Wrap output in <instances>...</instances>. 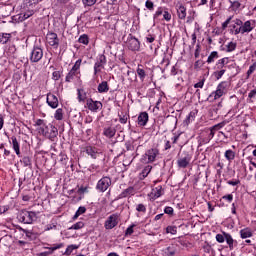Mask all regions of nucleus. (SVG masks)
I'll use <instances>...</instances> for the list:
<instances>
[{
    "mask_svg": "<svg viewBox=\"0 0 256 256\" xmlns=\"http://www.w3.org/2000/svg\"><path fill=\"white\" fill-rule=\"evenodd\" d=\"M157 157H159V149L150 148L141 157V163H155Z\"/></svg>",
    "mask_w": 256,
    "mask_h": 256,
    "instance_id": "obj_1",
    "label": "nucleus"
},
{
    "mask_svg": "<svg viewBox=\"0 0 256 256\" xmlns=\"http://www.w3.org/2000/svg\"><path fill=\"white\" fill-rule=\"evenodd\" d=\"M37 214L32 211L23 210L18 214V220L26 225H31L33 221H36Z\"/></svg>",
    "mask_w": 256,
    "mask_h": 256,
    "instance_id": "obj_2",
    "label": "nucleus"
},
{
    "mask_svg": "<svg viewBox=\"0 0 256 256\" xmlns=\"http://www.w3.org/2000/svg\"><path fill=\"white\" fill-rule=\"evenodd\" d=\"M119 217H120L119 213H114L110 215L104 222L105 229L107 230L115 229V227L119 225Z\"/></svg>",
    "mask_w": 256,
    "mask_h": 256,
    "instance_id": "obj_3",
    "label": "nucleus"
},
{
    "mask_svg": "<svg viewBox=\"0 0 256 256\" xmlns=\"http://www.w3.org/2000/svg\"><path fill=\"white\" fill-rule=\"evenodd\" d=\"M111 183V177L104 176L97 182L96 189L99 191V193H105V191L111 187Z\"/></svg>",
    "mask_w": 256,
    "mask_h": 256,
    "instance_id": "obj_4",
    "label": "nucleus"
},
{
    "mask_svg": "<svg viewBox=\"0 0 256 256\" xmlns=\"http://www.w3.org/2000/svg\"><path fill=\"white\" fill-rule=\"evenodd\" d=\"M227 93V82L223 81L218 84L216 91L210 94V97H214V100L221 99Z\"/></svg>",
    "mask_w": 256,
    "mask_h": 256,
    "instance_id": "obj_5",
    "label": "nucleus"
},
{
    "mask_svg": "<svg viewBox=\"0 0 256 256\" xmlns=\"http://www.w3.org/2000/svg\"><path fill=\"white\" fill-rule=\"evenodd\" d=\"M43 59V49L39 46H34L30 53V63H39Z\"/></svg>",
    "mask_w": 256,
    "mask_h": 256,
    "instance_id": "obj_6",
    "label": "nucleus"
},
{
    "mask_svg": "<svg viewBox=\"0 0 256 256\" xmlns=\"http://www.w3.org/2000/svg\"><path fill=\"white\" fill-rule=\"evenodd\" d=\"M35 127H39L38 128V133L40 135H43V137H47V135H49L50 126L47 125V122H45V120L37 119L35 121Z\"/></svg>",
    "mask_w": 256,
    "mask_h": 256,
    "instance_id": "obj_7",
    "label": "nucleus"
},
{
    "mask_svg": "<svg viewBox=\"0 0 256 256\" xmlns=\"http://www.w3.org/2000/svg\"><path fill=\"white\" fill-rule=\"evenodd\" d=\"M191 159H193V157L191 156V154H189V152H183L182 156L177 160V165L180 169H185L189 166V164L191 163Z\"/></svg>",
    "mask_w": 256,
    "mask_h": 256,
    "instance_id": "obj_8",
    "label": "nucleus"
},
{
    "mask_svg": "<svg viewBox=\"0 0 256 256\" xmlns=\"http://www.w3.org/2000/svg\"><path fill=\"white\" fill-rule=\"evenodd\" d=\"M86 106L89 111H92V113H97V111H101L103 109V103H101V101H95L91 98L86 100Z\"/></svg>",
    "mask_w": 256,
    "mask_h": 256,
    "instance_id": "obj_9",
    "label": "nucleus"
},
{
    "mask_svg": "<svg viewBox=\"0 0 256 256\" xmlns=\"http://www.w3.org/2000/svg\"><path fill=\"white\" fill-rule=\"evenodd\" d=\"M105 65H107V57L101 54L98 56V60L94 64V75L101 73V69H105Z\"/></svg>",
    "mask_w": 256,
    "mask_h": 256,
    "instance_id": "obj_10",
    "label": "nucleus"
},
{
    "mask_svg": "<svg viewBox=\"0 0 256 256\" xmlns=\"http://www.w3.org/2000/svg\"><path fill=\"white\" fill-rule=\"evenodd\" d=\"M46 41L50 47H53L54 49H58L59 47V37L57 36V33L55 32H49L46 35Z\"/></svg>",
    "mask_w": 256,
    "mask_h": 256,
    "instance_id": "obj_11",
    "label": "nucleus"
},
{
    "mask_svg": "<svg viewBox=\"0 0 256 256\" xmlns=\"http://www.w3.org/2000/svg\"><path fill=\"white\" fill-rule=\"evenodd\" d=\"M46 102L51 109H57V107H59V98H57L53 93L47 94Z\"/></svg>",
    "mask_w": 256,
    "mask_h": 256,
    "instance_id": "obj_12",
    "label": "nucleus"
},
{
    "mask_svg": "<svg viewBox=\"0 0 256 256\" xmlns=\"http://www.w3.org/2000/svg\"><path fill=\"white\" fill-rule=\"evenodd\" d=\"M127 47L130 51H139L141 49V43L135 37H131L127 42Z\"/></svg>",
    "mask_w": 256,
    "mask_h": 256,
    "instance_id": "obj_13",
    "label": "nucleus"
},
{
    "mask_svg": "<svg viewBox=\"0 0 256 256\" xmlns=\"http://www.w3.org/2000/svg\"><path fill=\"white\" fill-rule=\"evenodd\" d=\"M240 27L242 28V35H245V33H251V31L255 29V24L253 23V21L247 20Z\"/></svg>",
    "mask_w": 256,
    "mask_h": 256,
    "instance_id": "obj_14",
    "label": "nucleus"
},
{
    "mask_svg": "<svg viewBox=\"0 0 256 256\" xmlns=\"http://www.w3.org/2000/svg\"><path fill=\"white\" fill-rule=\"evenodd\" d=\"M149 123V114L147 112H141L138 115V125L140 127H145Z\"/></svg>",
    "mask_w": 256,
    "mask_h": 256,
    "instance_id": "obj_15",
    "label": "nucleus"
},
{
    "mask_svg": "<svg viewBox=\"0 0 256 256\" xmlns=\"http://www.w3.org/2000/svg\"><path fill=\"white\" fill-rule=\"evenodd\" d=\"M63 248V243L60 244H54L52 247H47L46 249H48V251L45 252H41L39 254V256H49V255H53L54 251H57V249H61Z\"/></svg>",
    "mask_w": 256,
    "mask_h": 256,
    "instance_id": "obj_16",
    "label": "nucleus"
},
{
    "mask_svg": "<svg viewBox=\"0 0 256 256\" xmlns=\"http://www.w3.org/2000/svg\"><path fill=\"white\" fill-rule=\"evenodd\" d=\"M79 75H81V71L71 69L66 75V78H65L66 83H71L73 79H79Z\"/></svg>",
    "mask_w": 256,
    "mask_h": 256,
    "instance_id": "obj_17",
    "label": "nucleus"
},
{
    "mask_svg": "<svg viewBox=\"0 0 256 256\" xmlns=\"http://www.w3.org/2000/svg\"><path fill=\"white\" fill-rule=\"evenodd\" d=\"M163 195V187L162 186H157L152 189L150 193V198L155 201V199H159Z\"/></svg>",
    "mask_w": 256,
    "mask_h": 256,
    "instance_id": "obj_18",
    "label": "nucleus"
},
{
    "mask_svg": "<svg viewBox=\"0 0 256 256\" xmlns=\"http://www.w3.org/2000/svg\"><path fill=\"white\" fill-rule=\"evenodd\" d=\"M0 243L4 247H11L13 243V237L9 234H5L3 237L0 238Z\"/></svg>",
    "mask_w": 256,
    "mask_h": 256,
    "instance_id": "obj_19",
    "label": "nucleus"
},
{
    "mask_svg": "<svg viewBox=\"0 0 256 256\" xmlns=\"http://www.w3.org/2000/svg\"><path fill=\"white\" fill-rule=\"evenodd\" d=\"M84 151H85V153H87L89 155V157H91V159H96L97 156L99 155L97 148H95L93 146H86Z\"/></svg>",
    "mask_w": 256,
    "mask_h": 256,
    "instance_id": "obj_20",
    "label": "nucleus"
},
{
    "mask_svg": "<svg viewBox=\"0 0 256 256\" xmlns=\"http://www.w3.org/2000/svg\"><path fill=\"white\" fill-rule=\"evenodd\" d=\"M241 239H249L253 237V230L251 228L246 227L239 231Z\"/></svg>",
    "mask_w": 256,
    "mask_h": 256,
    "instance_id": "obj_21",
    "label": "nucleus"
},
{
    "mask_svg": "<svg viewBox=\"0 0 256 256\" xmlns=\"http://www.w3.org/2000/svg\"><path fill=\"white\" fill-rule=\"evenodd\" d=\"M59 135V131L57 130V127L50 125V129L48 131V135H46L47 139H50V141H55V138Z\"/></svg>",
    "mask_w": 256,
    "mask_h": 256,
    "instance_id": "obj_22",
    "label": "nucleus"
},
{
    "mask_svg": "<svg viewBox=\"0 0 256 256\" xmlns=\"http://www.w3.org/2000/svg\"><path fill=\"white\" fill-rule=\"evenodd\" d=\"M77 99L79 103H85L87 101V92L84 89H77Z\"/></svg>",
    "mask_w": 256,
    "mask_h": 256,
    "instance_id": "obj_23",
    "label": "nucleus"
},
{
    "mask_svg": "<svg viewBox=\"0 0 256 256\" xmlns=\"http://www.w3.org/2000/svg\"><path fill=\"white\" fill-rule=\"evenodd\" d=\"M207 137L202 138V143L207 144L215 137V130L213 128H210L206 130Z\"/></svg>",
    "mask_w": 256,
    "mask_h": 256,
    "instance_id": "obj_24",
    "label": "nucleus"
},
{
    "mask_svg": "<svg viewBox=\"0 0 256 256\" xmlns=\"http://www.w3.org/2000/svg\"><path fill=\"white\" fill-rule=\"evenodd\" d=\"M177 15L180 19H185L187 17V8L180 4L177 6Z\"/></svg>",
    "mask_w": 256,
    "mask_h": 256,
    "instance_id": "obj_25",
    "label": "nucleus"
},
{
    "mask_svg": "<svg viewBox=\"0 0 256 256\" xmlns=\"http://www.w3.org/2000/svg\"><path fill=\"white\" fill-rule=\"evenodd\" d=\"M116 133L117 130L114 127H106L103 131V135H105V137H108V139H112V137H115Z\"/></svg>",
    "mask_w": 256,
    "mask_h": 256,
    "instance_id": "obj_26",
    "label": "nucleus"
},
{
    "mask_svg": "<svg viewBox=\"0 0 256 256\" xmlns=\"http://www.w3.org/2000/svg\"><path fill=\"white\" fill-rule=\"evenodd\" d=\"M135 195V188L128 187L119 195L120 199H124L125 197H131Z\"/></svg>",
    "mask_w": 256,
    "mask_h": 256,
    "instance_id": "obj_27",
    "label": "nucleus"
},
{
    "mask_svg": "<svg viewBox=\"0 0 256 256\" xmlns=\"http://www.w3.org/2000/svg\"><path fill=\"white\" fill-rule=\"evenodd\" d=\"M11 140H12L13 150L15 151L16 155L19 157L21 155L19 141H17V137H15V136H12Z\"/></svg>",
    "mask_w": 256,
    "mask_h": 256,
    "instance_id": "obj_28",
    "label": "nucleus"
},
{
    "mask_svg": "<svg viewBox=\"0 0 256 256\" xmlns=\"http://www.w3.org/2000/svg\"><path fill=\"white\" fill-rule=\"evenodd\" d=\"M175 253H177V248L174 245L168 246L163 250L164 256H175Z\"/></svg>",
    "mask_w": 256,
    "mask_h": 256,
    "instance_id": "obj_29",
    "label": "nucleus"
},
{
    "mask_svg": "<svg viewBox=\"0 0 256 256\" xmlns=\"http://www.w3.org/2000/svg\"><path fill=\"white\" fill-rule=\"evenodd\" d=\"M152 169H153V166L151 165L145 166L141 171V173L139 174V179L141 180L145 179L151 173Z\"/></svg>",
    "mask_w": 256,
    "mask_h": 256,
    "instance_id": "obj_30",
    "label": "nucleus"
},
{
    "mask_svg": "<svg viewBox=\"0 0 256 256\" xmlns=\"http://www.w3.org/2000/svg\"><path fill=\"white\" fill-rule=\"evenodd\" d=\"M224 236H225V241H226L227 245L229 246L230 251H233V249H234L233 244L235 243L233 236H231V234L226 233V232H224Z\"/></svg>",
    "mask_w": 256,
    "mask_h": 256,
    "instance_id": "obj_31",
    "label": "nucleus"
},
{
    "mask_svg": "<svg viewBox=\"0 0 256 256\" xmlns=\"http://www.w3.org/2000/svg\"><path fill=\"white\" fill-rule=\"evenodd\" d=\"M109 92V83L107 81H102L98 85V93H108Z\"/></svg>",
    "mask_w": 256,
    "mask_h": 256,
    "instance_id": "obj_32",
    "label": "nucleus"
},
{
    "mask_svg": "<svg viewBox=\"0 0 256 256\" xmlns=\"http://www.w3.org/2000/svg\"><path fill=\"white\" fill-rule=\"evenodd\" d=\"M216 59H219V52L213 51L208 56L206 63H208V64L215 63Z\"/></svg>",
    "mask_w": 256,
    "mask_h": 256,
    "instance_id": "obj_33",
    "label": "nucleus"
},
{
    "mask_svg": "<svg viewBox=\"0 0 256 256\" xmlns=\"http://www.w3.org/2000/svg\"><path fill=\"white\" fill-rule=\"evenodd\" d=\"M136 73L140 80L145 81V77H147V73L145 72V69L141 68V65H138Z\"/></svg>",
    "mask_w": 256,
    "mask_h": 256,
    "instance_id": "obj_34",
    "label": "nucleus"
},
{
    "mask_svg": "<svg viewBox=\"0 0 256 256\" xmlns=\"http://www.w3.org/2000/svg\"><path fill=\"white\" fill-rule=\"evenodd\" d=\"M228 63H229V58L224 57L217 61L216 67L217 69H223V67H225V65H227Z\"/></svg>",
    "mask_w": 256,
    "mask_h": 256,
    "instance_id": "obj_35",
    "label": "nucleus"
},
{
    "mask_svg": "<svg viewBox=\"0 0 256 256\" xmlns=\"http://www.w3.org/2000/svg\"><path fill=\"white\" fill-rule=\"evenodd\" d=\"M33 15H35V11L28 10L24 14H21L20 20L21 21H27V19H29V17H33Z\"/></svg>",
    "mask_w": 256,
    "mask_h": 256,
    "instance_id": "obj_36",
    "label": "nucleus"
},
{
    "mask_svg": "<svg viewBox=\"0 0 256 256\" xmlns=\"http://www.w3.org/2000/svg\"><path fill=\"white\" fill-rule=\"evenodd\" d=\"M224 157L227 161H233V159H235V152L233 150H226Z\"/></svg>",
    "mask_w": 256,
    "mask_h": 256,
    "instance_id": "obj_37",
    "label": "nucleus"
},
{
    "mask_svg": "<svg viewBox=\"0 0 256 256\" xmlns=\"http://www.w3.org/2000/svg\"><path fill=\"white\" fill-rule=\"evenodd\" d=\"M78 43H81L82 45H89V36L87 34L80 35Z\"/></svg>",
    "mask_w": 256,
    "mask_h": 256,
    "instance_id": "obj_38",
    "label": "nucleus"
},
{
    "mask_svg": "<svg viewBox=\"0 0 256 256\" xmlns=\"http://www.w3.org/2000/svg\"><path fill=\"white\" fill-rule=\"evenodd\" d=\"M86 211H87V208H85V206H80L76 211L75 215L73 216V219L75 220L81 217V215H83V213H86Z\"/></svg>",
    "mask_w": 256,
    "mask_h": 256,
    "instance_id": "obj_39",
    "label": "nucleus"
},
{
    "mask_svg": "<svg viewBox=\"0 0 256 256\" xmlns=\"http://www.w3.org/2000/svg\"><path fill=\"white\" fill-rule=\"evenodd\" d=\"M54 119L56 121H63V109L58 108L54 113Z\"/></svg>",
    "mask_w": 256,
    "mask_h": 256,
    "instance_id": "obj_40",
    "label": "nucleus"
},
{
    "mask_svg": "<svg viewBox=\"0 0 256 256\" xmlns=\"http://www.w3.org/2000/svg\"><path fill=\"white\" fill-rule=\"evenodd\" d=\"M9 39H11V34L4 33L0 35V43H2V45H5V43H8Z\"/></svg>",
    "mask_w": 256,
    "mask_h": 256,
    "instance_id": "obj_41",
    "label": "nucleus"
},
{
    "mask_svg": "<svg viewBox=\"0 0 256 256\" xmlns=\"http://www.w3.org/2000/svg\"><path fill=\"white\" fill-rule=\"evenodd\" d=\"M83 227H85V223L80 221L72 225L69 229L74 231H79V229H83Z\"/></svg>",
    "mask_w": 256,
    "mask_h": 256,
    "instance_id": "obj_42",
    "label": "nucleus"
},
{
    "mask_svg": "<svg viewBox=\"0 0 256 256\" xmlns=\"http://www.w3.org/2000/svg\"><path fill=\"white\" fill-rule=\"evenodd\" d=\"M226 49H227L228 53H231V52L235 51V49H237V43L236 42H229L226 45Z\"/></svg>",
    "mask_w": 256,
    "mask_h": 256,
    "instance_id": "obj_43",
    "label": "nucleus"
},
{
    "mask_svg": "<svg viewBox=\"0 0 256 256\" xmlns=\"http://www.w3.org/2000/svg\"><path fill=\"white\" fill-rule=\"evenodd\" d=\"M256 71V62H254L248 69L246 75H247V79H249V77H251V75H253V73H255Z\"/></svg>",
    "mask_w": 256,
    "mask_h": 256,
    "instance_id": "obj_44",
    "label": "nucleus"
},
{
    "mask_svg": "<svg viewBox=\"0 0 256 256\" xmlns=\"http://www.w3.org/2000/svg\"><path fill=\"white\" fill-rule=\"evenodd\" d=\"M21 163L25 166V167H31V158L29 156H24L21 160Z\"/></svg>",
    "mask_w": 256,
    "mask_h": 256,
    "instance_id": "obj_45",
    "label": "nucleus"
},
{
    "mask_svg": "<svg viewBox=\"0 0 256 256\" xmlns=\"http://www.w3.org/2000/svg\"><path fill=\"white\" fill-rule=\"evenodd\" d=\"M75 249H77V246H76V245H69V246L66 248V250H65V252H64V255H67V256L71 255V253H73V251H75Z\"/></svg>",
    "mask_w": 256,
    "mask_h": 256,
    "instance_id": "obj_46",
    "label": "nucleus"
},
{
    "mask_svg": "<svg viewBox=\"0 0 256 256\" xmlns=\"http://www.w3.org/2000/svg\"><path fill=\"white\" fill-rule=\"evenodd\" d=\"M136 211H138V213H147V206H145V204H138Z\"/></svg>",
    "mask_w": 256,
    "mask_h": 256,
    "instance_id": "obj_47",
    "label": "nucleus"
},
{
    "mask_svg": "<svg viewBox=\"0 0 256 256\" xmlns=\"http://www.w3.org/2000/svg\"><path fill=\"white\" fill-rule=\"evenodd\" d=\"M82 3L84 7H93L97 3V0H82Z\"/></svg>",
    "mask_w": 256,
    "mask_h": 256,
    "instance_id": "obj_48",
    "label": "nucleus"
},
{
    "mask_svg": "<svg viewBox=\"0 0 256 256\" xmlns=\"http://www.w3.org/2000/svg\"><path fill=\"white\" fill-rule=\"evenodd\" d=\"M166 233H170L171 235H177V228L175 226H168L166 228Z\"/></svg>",
    "mask_w": 256,
    "mask_h": 256,
    "instance_id": "obj_49",
    "label": "nucleus"
},
{
    "mask_svg": "<svg viewBox=\"0 0 256 256\" xmlns=\"http://www.w3.org/2000/svg\"><path fill=\"white\" fill-rule=\"evenodd\" d=\"M216 241L218 243H225V232H223V234H217Z\"/></svg>",
    "mask_w": 256,
    "mask_h": 256,
    "instance_id": "obj_50",
    "label": "nucleus"
},
{
    "mask_svg": "<svg viewBox=\"0 0 256 256\" xmlns=\"http://www.w3.org/2000/svg\"><path fill=\"white\" fill-rule=\"evenodd\" d=\"M52 79L54 81H59V79H61V71H54L52 73Z\"/></svg>",
    "mask_w": 256,
    "mask_h": 256,
    "instance_id": "obj_51",
    "label": "nucleus"
},
{
    "mask_svg": "<svg viewBox=\"0 0 256 256\" xmlns=\"http://www.w3.org/2000/svg\"><path fill=\"white\" fill-rule=\"evenodd\" d=\"M81 62L82 60L81 59H78L75 64L73 65L72 67V70L74 71H80L79 69H81Z\"/></svg>",
    "mask_w": 256,
    "mask_h": 256,
    "instance_id": "obj_52",
    "label": "nucleus"
},
{
    "mask_svg": "<svg viewBox=\"0 0 256 256\" xmlns=\"http://www.w3.org/2000/svg\"><path fill=\"white\" fill-rule=\"evenodd\" d=\"M135 227V224H132V225H130L127 229H126V231H125V236L127 237V236H129V235H133V228Z\"/></svg>",
    "mask_w": 256,
    "mask_h": 256,
    "instance_id": "obj_53",
    "label": "nucleus"
},
{
    "mask_svg": "<svg viewBox=\"0 0 256 256\" xmlns=\"http://www.w3.org/2000/svg\"><path fill=\"white\" fill-rule=\"evenodd\" d=\"M229 3L231 4V7H233L234 9H239L241 7V2L239 1H229Z\"/></svg>",
    "mask_w": 256,
    "mask_h": 256,
    "instance_id": "obj_54",
    "label": "nucleus"
},
{
    "mask_svg": "<svg viewBox=\"0 0 256 256\" xmlns=\"http://www.w3.org/2000/svg\"><path fill=\"white\" fill-rule=\"evenodd\" d=\"M21 231L26 235V237L28 239H33V232H31L29 230H26V229H23V228H21Z\"/></svg>",
    "mask_w": 256,
    "mask_h": 256,
    "instance_id": "obj_55",
    "label": "nucleus"
},
{
    "mask_svg": "<svg viewBox=\"0 0 256 256\" xmlns=\"http://www.w3.org/2000/svg\"><path fill=\"white\" fill-rule=\"evenodd\" d=\"M223 127H225V122L218 123V124L212 126L211 128L214 131H218V129H223Z\"/></svg>",
    "mask_w": 256,
    "mask_h": 256,
    "instance_id": "obj_56",
    "label": "nucleus"
},
{
    "mask_svg": "<svg viewBox=\"0 0 256 256\" xmlns=\"http://www.w3.org/2000/svg\"><path fill=\"white\" fill-rule=\"evenodd\" d=\"M145 7H146V9H149V11H153V7H155V5L150 0H147L145 2Z\"/></svg>",
    "mask_w": 256,
    "mask_h": 256,
    "instance_id": "obj_57",
    "label": "nucleus"
},
{
    "mask_svg": "<svg viewBox=\"0 0 256 256\" xmlns=\"http://www.w3.org/2000/svg\"><path fill=\"white\" fill-rule=\"evenodd\" d=\"M205 85V79L201 80L200 82H197L194 84L195 89H203V86Z\"/></svg>",
    "mask_w": 256,
    "mask_h": 256,
    "instance_id": "obj_58",
    "label": "nucleus"
},
{
    "mask_svg": "<svg viewBox=\"0 0 256 256\" xmlns=\"http://www.w3.org/2000/svg\"><path fill=\"white\" fill-rule=\"evenodd\" d=\"M163 19L165 21H171V13H169V11H164L163 13Z\"/></svg>",
    "mask_w": 256,
    "mask_h": 256,
    "instance_id": "obj_59",
    "label": "nucleus"
},
{
    "mask_svg": "<svg viewBox=\"0 0 256 256\" xmlns=\"http://www.w3.org/2000/svg\"><path fill=\"white\" fill-rule=\"evenodd\" d=\"M225 69H221L220 71L216 72V79H221V77H223V75H225Z\"/></svg>",
    "mask_w": 256,
    "mask_h": 256,
    "instance_id": "obj_60",
    "label": "nucleus"
},
{
    "mask_svg": "<svg viewBox=\"0 0 256 256\" xmlns=\"http://www.w3.org/2000/svg\"><path fill=\"white\" fill-rule=\"evenodd\" d=\"M163 8H158V10L155 12L154 14V19H157V17H161V15H163Z\"/></svg>",
    "mask_w": 256,
    "mask_h": 256,
    "instance_id": "obj_61",
    "label": "nucleus"
},
{
    "mask_svg": "<svg viewBox=\"0 0 256 256\" xmlns=\"http://www.w3.org/2000/svg\"><path fill=\"white\" fill-rule=\"evenodd\" d=\"M222 199L228 201V203H231V201H233V194L224 195Z\"/></svg>",
    "mask_w": 256,
    "mask_h": 256,
    "instance_id": "obj_62",
    "label": "nucleus"
},
{
    "mask_svg": "<svg viewBox=\"0 0 256 256\" xmlns=\"http://www.w3.org/2000/svg\"><path fill=\"white\" fill-rule=\"evenodd\" d=\"M127 119H128L127 115L120 116L119 122L125 125V123H127Z\"/></svg>",
    "mask_w": 256,
    "mask_h": 256,
    "instance_id": "obj_63",
    "label": "nucleus"
},
{
    "mask_svg": "<svg viewBox=\"0 0 256 256\" xmlns=\"http://www.w3.org/2000/svg\"><path fill=\"white\" fill-rule=\"evenodd\" d=\"M249 99H255L256 98V89L251 90L248 94Z\"/></svg>",
    "mask_w": 256,
    "mask_h": 256,
    "instance_id": "obj_64",
    "label": "nucleus"
}]
</instances>
